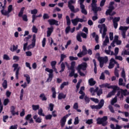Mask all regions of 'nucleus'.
Returning <instances> with one entry per match:
<instances>
[{
  "mask_svg": "<svg viewBox=\"0 0 129 129\" xmlns=\"http://www.w3.org/2000/svg\"><path fill=\"white\" fill-rule=\"evenodd\" d=\"M20 72V69H17L15 74V77L17 80L19 79V74Z\"/></svg>",
  "mask_w": 129,
  "mask_h": 129,
  "instance_id": "49530a36",
  "label": "nucleus"
},
{
  "mask_svg": "<svg viewBox=\"0 0 129 129\" xmlns=\"http://www.w3.org/2000/svg\"><path fill=\"white\" fill-rule=\"evenodd\" d=\"M90 99L91 100H92V101H93V102H95V103H98V102H99V100H98V99L97 98H91Z\"/></svg>",
  "mask_w": 129,
  "mask_h": 129,
  "instance_id": "3c124183",
  "label": "nucleus"
},
{
  "mask_svg": "<svg viewBox=\"0 0 129 129\" xmlns=\"http://www.w3.org/2000/svg\"><path fill=\"white\" fill-rule=\"evenodd\" d=\"M120 90L121 94L122 95H124V96H126V92H127V90H126V89L123 90V89H120V88H119V90Z\"/></svg>",
  "mask_w": 129,
  "mask_h": 129,
  "instance_id": "c85d7f7f",
  "label": "nucleus"
},
{
  "mask_svg": "<svg viewBox=\"0 0 129 129\" xmlns=\"http://www.w3.org/2000/svg\"><path fill=\"white\" fill-rule=\"evenodd\" d=\"M49 108L50 110V111H53L54 109V105L52 103H50L49 105Z\"/></svg>",
  "mask_w": 129,
  "mask_h": 129,
  "instance_id": "0e129e2a",
  "label": "nucleus"
},
{
  "mask_svg": "<svg viewBox=\"0 0 129 129\" xmlns=\"http://www.w3.org/2000/svg\"><path fill=\"white\" fill-rule=\"evenodd\" d=\"M45 70L46 72H48V73H49L48 74V77L46 80V82H51L52 81V80L54 78V74H53L54 71V72H55V73H58V72L57 71V69H56V67L52 68V69L47 68L45 69Z\"/></svg>",
  "mask_w": 129,
  "mask_h": 129,
  "instance_id": "f257e3e1",
  "label": "nucleus"
},
{
  "mask_svg": "<svg viewBox=\"0 0 129 129\" xmlns=\"http://www.w3.org/2000/svg\"><path fill=\"white\" fill-rule=\"evenodd\" d=\"M65 64L68 65V62L66 61L64 63L63 62H61V63L60 64L61 70L59 71V73H62V72H63V71L65 70V68H66Z\"/></svg>",
  "mask_w": 129,
  "mask_h": 129,
  "instance_id": "ddd939ff",
  "label": "nucleus"
},
{
  "mask_svg": "<svg viewBox=\"0 0 129 129\" xmlns=\"http://www.w3.org/2000/svg\"><path fill=\"white\" fill-rule=\"evenodd\" d=\"M117 102V97L115 96L111 101V104L113 105L114 103H116Z\"/></svg>",
  "mask_w": 129,
  "mask_h": 129,
  "instance_id": "ea45409f",
  "label": "nucleus"
},
{
  "mask_svg": "<svg viewBox=\"0 0 129 129\" xmlns=\"http://www.w3.org/2000/svg\"><path fill=\"white\" fill-rule=\"evenodd\" d=\"M66 20H67V25L68 26H70V25H71V20H70V17L68 15L66 17Z\"/></svg>",
  "mask_w": 129,
  "mask_h": 129,
  "instance_id": "c756f323",
  "label": "nucleus"
},
{
  "mask_svg": "<svg viewBox=\"0 0 129 129\" xmlns=\"http://www.w3.org/2000/svg\"><path fill=\"white\" fill-rule=\"evenodd\" d=\"M69 9L71 11V12H74V10L75 9L74 6L73 5H69L68 6Z\"/></svg>",
  "mask_w": 129,
  "mask_h": 129,
  "instance_id": "e2e57ef3",
  "label": "nucleus"
},
{
  "mask_svg": "<svg viewBox=\"0 0 129 129\" xmlns=\"http://www.w3.org/2000/svg\"><path fill=\"white\" fill-rule=\"evenodd\" d=\"M110 127L111 129H121L122 127L117 124H116V127L114 126V124L111 123L110 125Z\"/></svg>",
  "mask_w": 129,
  "mask_h": 129,
  "instance_id": "dca6fc26",
  "label": "nucleus"
},
{
  "mask_svg": "<svg viewBox=\"0 0 129 129\" xmlns=\"http://www.w3.org/2000/svg\"><path fill=\"white\" fill-rule=\"evenodd\" d=\"M80 9H81V13L83 14L85 16H86L88 14L87 10L85 9V6L83 5L80 6Z\"/></svg>",
  "mask_w": 129,
  "mask_h": 129,
  "instance_id": "f3484780",
  "label": "nucleus"
},
{
  "mask_svg": "<svg viewBox=\"0 0 129 129\" xmlns=\"http://www.w3.org/2000/svg\"><path fill=\"white\" fill-rule=\"evenodd\" d=\"M70 70H71V72L69 74V76H70V77H73L75 74V70L70 69Z\"/></svg>",
  "mask_w": 129,
  "mask_h": 129,
  "instance_id": "09e8293b",
  "label": "nucleus"
},
{
  "mask_svg": "<svg viewBox=\"0 0 129 129\" xmlns=\"http://www.w3.org/2000/svg\"><path fill=\"white\" fill-rule=\"evenodd\" d=\"M69 59H70V61H74V60H78V57H74L73 56H69Z\"/></svg>",
  "mask_w": 129,
  "mask_h": 129,
  "instance_id": "a18cd8bd",
  "label": "nucleus"
},
{
  "mask_svg": "<svg viewBox=\"0 0 129 129\" xmlns=\"http://www.w3.org/2000/svg\"><path fill=\"white\" fill-rule=\"evenodd\" d=\"M100 80H105V76L104 73H102L99 78Z\"/></svg>",
  "mask_w": 129,
  "mask_h": 129,
  "instance_id": "de8ad7c7",
  "label": "nucleus"
},
{
  "mask_svg": "<svg viewBox=\"0 0 129 129\" xmlns=\"http://www.w3.org/2000/svg\"><path fill=\"white\" fill-rule=\"evenodd\" d=\"M50 18V16H49V14L47 13H44L43 16V20H48V19Z\"/></svg>",
  "mask_w": 129,
  "mask_h": 129,
  "instance_id": "c03bdc74",
  "label": "nucleus"
},
{
  "mask_svg": "<svg viewBox=\"0 0 129 129\" xmlns=\"http://www.w3.org/2000/svg\"><path fill=\"white\" fill-rule=\"evenodd\" d=\"M19 47V46L18 45H17L16 46L15 45V44H14L13 45V49L12 48V47H11L10 50L11 51H12V52H15L16 51V50H18V47Z\"/></svg>",
  "mask_w": 129,
  "mask_h": 129,
  "instance_id": "58836bf2",
  "label": "nucleus"
},
{
  "mask_svg": "<svg viewBox=\"0 0 129 129\" xmlns=\"http://www.w3.org/2000/svg\"><path fill=\"white\" fill-rule=\"evenodd\" d=\"M82 51L77 54V56L79 58H82L83 56L87 55V48H86V46L83 45L82 46Z\"/></svg>",
  "mask_w": 129,
  "mask_h": 129,
  "instance_id": "39448f33",
  "label": "nucleus"
},
{
  "mask_svg": "<svg viewBox=\"0 0 129 129\" xmlns=\"http://www.w3.org/2000/svg\"><path fill=\"white\" fill-rule=\"evenodd\" d=\"M31 42V46L32 48L35 47V46H36V34H33Z\"/></svg>",
  "mask_w": 129,
  "mask_h": 129,
  "instance_id": "2eb2a0df",
  "label": "nucleus"
},
{
  "mask_svg": "<svg viewBox=\"0 0 129 129\" xmlns=\"http://www.w3.org/2000/svg\"><path fill=\"white\" fill-rule=\"evenodd\" d=\"M116 90H119V87H115L113 88V90L107 95V98H109V97L112 96V95H114L116 92Z\"/></svg>",
  "mask_w": 129,
  "mask_h": 129,
  "instance_id": "423d86ee",
  "label": "nucleus"
},
{
  "mask_svg": "<svg viewBox=\"0 0 129 129\" xmlns=\"http://www.w3.org/2000/svg\"><path fill=\"white\" fill-rule=\"evenodd\" d=\"M92 10L94 14H97V6L96 5L92 6Z\"/></svg>",
  "mask_w": 129,
  "mask_h": 129,
  "instance_id": "473e14b6",
  "label": "nucleus"
},
{
  "mask_svg": "<svg viewBox=\"0 0 129 129\" xmlns=\"http://www.w3.org/2000/svg\"><path fill=\"white\" fill-rule=\"evenodd\" d=\"M79 123V118L78 116H77L75 118L74 124L76 125V124H78Z\"/></svg>",
  "mask_w": 129,
  "mask_h": 129,
  "instance_id": "680f3d73",
  "label": "nucleus"
},
{
  "mask_svg": "<svg viewBox=\"0 0 129 129\" xmlns=\"http://www.w3.org/2000/svg\"><path fill=\"white\" fill-rule=\"evenodd\" d=\"M39 97L42 101H46V100H47V97H46V96L44 93L40 94Z\"/></svg>",
  "mask_w": 129,
  "mask_h": 129,
  "instance_id": "a878e982",
  "label": "nucleus"
},
{
  "mask_svg": "<svg viewBox=\"0 0 129 129\" xmlns=\"http://www.w3.org/2000/svg\"><path fill=\"white\" fill-rule=\"evenodd\" d=\"M127 29H128V27H123V26H120L119 28V30H120V31H122V38L123 39H125V32H126V31H127Z\"/></svg>",
  "mask_w": 129,
  "mask_h": 129,
  "instance_id": "0eeeda50",
  "label": "nucleus"
},
{
  "mask_svg": "<svg viewBox=\"0 0 129 129\" xmlns=\"http://www.w3.org/2000/svg\"><path fill=\"white\" fill-rule=\"evenodd\" d=\"M84 19H86V17L84 16H83V19L78 18V20L80 23H83V22H87V20H86V19L84 20Z\"/></svg>",
  "mask_w": 129,
  "mask_h": 129,
  "instance_id": "e433bc0d",
  "label": "nucleus"
},
{
  "mask_svg": "<svg viewBox=\"0 0 129 129\" xmlns=\"http://www.w3.org/2000/svg\"><path fill=\"white\" fill-rule=\"evenodd\" d=\"M107 116H104L102 118L98 117L96 119L97 123V124H102V126H105L107 125V123L108 122H107Z\"/></svg>",
  "mask_w": 129,
  "mask_h": 129,
  "instance_id": "20e7f679",
  "label": "nucleus"
},
{
  "mask_svg": "<svg viewBox=\"0 0 129 129\" xmlns=\"http://www.w3.org/2000/svg\"><path fill=\"white\" fill-rule=\"evenodd\" d=\"M93 62L94 63V73H95V74H97V68L96 67V66H97L96 60L95 59H93Z\"/></svg>",
  "mask_w": 129,
  "mask_h": 129,
  "instance_id": "5701e85b",
  "label": "nucleus"
},
{
  "mask_svg": "<svg viewBox=\"0 0 129 129\" xmlns=\"http://www.w3.org/2000/svg\"><path fill=\"white\" fill-rule=\"evenodd\" d=\"M84 99H85V102H86L87 103H89V102H90V99L87 96H85Z\"/></svg>",
  "mask_w": 129,
  "mask_h": 129,
  "instance_id": "bf43d9fd",
  "label": "nucleus"
},
{
  "mask_svg": "<svg viewBox=\"0 0 129 129\" xmlns=\"http://www.w3.org/2000/svg\"><path fill=\"white\" fill-rule=\"evenodd\" d=\"M78 18H75L74 19L72 20V23L74 26H77L79 23Z\"/></svg>",
  "mask_w": 129,
  "mask_h": 129,
  "instance_id": "393cba45",
  "label": "nucleus"
},
{
  "mask_svg": "<svg viewBox=\"0 0 129 129\" xmlns=\"http://www.w3.org/2000/svg\"><path fill=\"white\" fill-rule=\"evenodd\" d=\"M13 10L14 9H13V5H9L8 8V11H5V16H8V17H9V15L10 14V13H12Z\"/></svg>",
  "mask_w": 129,
  "mask_h": 129,
  "instance_id": "f8f14e48",
  "label": "nucleus"
},
{
  "mask_svg": "<svg viewBox=\"0 0 129 129\" xmlns=\"http://www.w3.org/2000/svg\"><path fill=\"white\" fill-rule=\"evenodd\" d=\"M120 20V17H115L113 19V23H117V22H119Z\"/></svg>",
  "mask_w": 129,
  "mask_h": 129,
  "instance_id": "6e6d98bb",
  "label": "nucleus"
},
{
  "mask_svg": "<svg viewBox=\"0 0 129 129\" xmlns=\"http://www.w3.org/2000/svg\"><path fill=\"white\" fill-rule=\"evenodd\" d=\"M69 115L68 114L66 115L63 116L60 120V126L61 127H64L65 125V123H66V121L67 120V117H68Z\"/></svg>",
  "mask_w": 129,
  "mask_h": 129,
  "instance_id": "1a4fd4ad",
  "label": "nucleus"
},
{
  "mask_svg": "<svg viewBox=\"0 0 129 129\" xmlns=\"http://www.w3.org/2000/svg\"><path fill=\"white\" fill-rule=\"evenodd\" d=\"M24 11H25V7H22L18 14V17H19V18H22L23 17V15H24Z\"/></svg>",
  "mask_w": 129,
  "mask_h": 129,
  "instance_id": "b1692460",
  "label": "nucleus"
},
{
  "mask_svg": "<svg viewBox=\"0 0 129 129\" xmlns=\"http://www.w3.org/2000/svg\"><path fill=\"white\" fill-rule=\"evenodd\" d=\"M98 28L100 29L99 32L100 34H102V38H105L106 35V32H107V27L105 24H99L98 25Z\"/></svg>",
  "mask_w": 129,
  "mask_h": 129,
  "instance_id": "7ed1b4c3",
  "label": "nucleus"
},
{
  "mask_svg": "<svg viewBox=\"0 0 129 129\" xmlns=\"http://www.w3.org/2000/svg\"><path fill=\"white\" fill-rule=\"evenodd\" d=\"M32 30L33 33H35V34H37V33H38V29L37 27H36V26L33 25Z\"/></svg>",
  "mask_w": 129,
  "mask_h": 129,
  "instance_id": "37998d69",
  "label": "nucleus"
},
{
  "mask_svg": "<svg viewBox=\"0 0 129 129\" xmlns=\"http://www.w3.org/2000/svg\"><path fill=\"white\" fill-rule=\"evenodd\" d=\"M9 102H10V100L9 99H5L3 103L5 106H7V105L9 104Z\"/></svg>",
  "mask_w": 129,
  "mask_h": 129,
  "instance_id": "052dcab7",
  "label": "nucleus"
},
{
  "mask_svg": "<svg viewBox=\"0 0 129 129\" xmlns=\"http://www.w3.org/2000/svg\"><path fill=\"white\" fill-rule=\"evenodd\" d=\"M15 109H16V108L15 107V106H12L11 107V112L12 115H15V113H14V112H15Z\"/></svg>",
  "mask_w": 129,
  "mask_h": 129,
  "instance_id": "864d4df0",
  "label": "nucleus"
},
{
  "mask_svg": "<svg viewBox=\"0 0 129 129\" xmlns=\"http://www.w3.org/2000/svg\"><path fill=\"white\" fill-rule=\"evenodd\" d=\"M22 19L24 22H28V16H27V15H23L22 16Z\"/></svg>",
  "mask_w": 129,
  "mask_h": 129,
  "instance_id": "8fccbe9b",
  "label": "nucleus"
},
{
  "mask_svg": "<svg viewBox=\"0 0 129 129\" xmlns=\"http://www.w3.org/2000/svg\"><path fill=\"white\" fill-rule=\"evenodd\" d=\"M76 64V62L73 61L71 62V67L70 68V69H73V70H75L74 68L75 67V65Z\"/></svg>",
  "mask_w": 129,
  "mask_h": 129,
  "instance_id": "79ce46f5",
  "label": "nucleus"
},
{
  "mask_svg": "<svg viewBox=\"0 0 129 129\" xmlns=\"http://www.w3.org/2000/svg\"><path fill=\"white\" fill-rule=\"evenodd\" d=\"M67 56H66V55H65L64 54H60V60L58 64H60V63H62V62H63V61H64V59H65V58H67Z\"/></svg>",
  "mask_w": 129,
  "mask_h": 129,
  "instance_id": "cd10ccee",
  "label": "nucleus"
},
{
  "mask_svg": "<svg viewBox=\"0 0 129 129\" xmlns=\"http://www.w3.org/2000/svg\"><path fill=\"white\" fill-rule=\"evenodd\" d=\"M32 108L33 110H38L40 108V105H32Z\"/></svg>",
  "mask_w": 129,
  "mask_h": 129,
  "instance_id": "7c9ffc66",
  "label": "nucleus"
},
{
  "mask_svg": "<svg viewBox=\"0 0 129 129\" xmlns=\"http://www.w3.org/2000/svg\"><path fill=\"white\" fill-rule=\"evenodd\" d=\"M30 118H32V114H27L25 117L26 120H29Z\"/></svg>",
  "mask_w": 129,
  "mask_h": 129,
  "instance_id": "774afa93",
  "label": "nucleus"
},
{
  "mask_svg": "<svg viewBox=\"0 0 129 129\" xmlns=\"http://www.w3.org/2000/svg\"><path fill=\"white\" fill-rule=\"evenodd\" d=\"M80 35H81V37H82L84 39H86V38H87V35L83 32L80 33Z\"/></svg>",
  "mask_w": 129,
  "mask_h": 129,
  "instance_id": "338daca9",
  "label": "nucleus"
},
{
  "mask_svg": "<svg viewBox=\"0 0 129 129\" xmlns=\"http://www.w3.org/2000/svg\"><path fill=\"white\" fill-rule=\"evenodd\" d=\"M105 84V88H108V89H113V88H114L115 87H118V86H110V84L108 83H106Z\"/></svg>",
  "mask_w": 129,
  "mask_h": 129,
  "instance_id": "aec40b11",
  "label": "nucleus"
},
{
  "mask_svg": "<svg viewBox=\"0 0 129 129\" xmlns=\"http://www.w3.org/2000/svg\"><path fill=\"white\" fill-rule=\"evenodd\" d=\"M88 82L90 86H94V85H95L96 83V82L94 81L93 78L90 79L88 81Z\"/></svg>",
  "mask_w": 129,
  "mask_h": 129,
  "instance_id": "6ab92c4d",
  "label": "nucleus"
},
{
  "mask_svg": "<svg viewBox=\"0 0 129 129\" xmlns=\"http://www.w3.org/2000/svg\"><path fill=\"white\" fill-rule=\"evenodd\" d=\"M24 76L26 78V80L28 84H30V82H31V78L30 77V75L28 74H24Z\"/></svg>",
  "mask_w": 129,
  "mask_h": 129,
  "instance_id": "412c9836",
  "label": "nucleus"
},
{
  "mask_svg": "<svg viewBox=\"0 0 129 129\" xmlns=\"http://www.w3.org/2000/svg\"><path fill=\"white\" fill-rule=\"evenodd\" d=\"M77 40L78 42H82V39L81 38V36L80 35V33H78L77 35Z\"/></svg>",
  "mask_w": 129,
  "mask_h": 129,
  "instance_id": "a19ab883",
  "label": "nucleus"
},
{
  "mask_svg": "<svg viewBox=\"0 0 129 129\" xmlns=\"http://www.w3.org/2000/svg\"><path fill=\"white\" fill-rule=\"evenodd\" d=\"M103 105H104V100L101 99L98 105L99 109H100L102 107H103Z\"/></svg>",
  "mask_w": 129,
  "mask_h": 129,
  "instance_id": "4be33fe9",
  "label": "nucleus"
},
{
  "mask_svg": "<svg viewBox=\"0 0 129 129\" xmlns=\"http://www.w3.org/2000/svg\"><path fill=\"white\" fill-rule=\"evenodd\" d=\"M122 82H123V79H122V78H120L119 79L118 85L120 86H125V84H123Z\"/></svg>",
  "mask_w": 129,
  "mask_h": 129,
  "instance_id": "72a5a7b5",
  "label": "nucleus"
},
{
  "mask_svg": "<svg viewBox=\"0 0 129 129\" xmlns=\"http://www.w3.org/2000/svg\"><path fill=\"white\" fill-rule=\"evenodd\" d=\"M2 86L4 89H7L8 88V81L5 80L2 83Z\"/></svg>",
  "mask_w": 129,
  "mask_h": 129,
  "instance_id": "bb28decb",
  "label": "nucleus"
},
{
  "mask_svg": "<svg viewBox=\"0 0 129 129\" xmlns=\"http://www.w3.org/2000/svg\"><path fill=\"white\" fill-rule=\"evenodd\" d=\"M114 5V2H111L109 4L108 9L106 11V16H114L116 13L115 12H113V10H114V7L113 6Z\"/></svg>",
  "mask_w": 129,
  "mask_h": 129,
  "instance_id": "f03ea898",
  "label": "nucleus"
},
{
  "mask_svg": "<svg viewBox=\"0 0 129 129\" xmlns=\"http://www.w3.org/2000/svg\"><path fill=\"white\" fill-rule=\"evenodd\" d=\"M66 98V94H64L63 93H60L58 96V99L61 100V99H65Z\"/></svg>",
  "mask_w": 129,
  "mask_h": 129,
  "instance_id": "a211bd4d",
  "label": "nucleus"
},
{
  "mask_svg": "<svg viewBox=\"0 0 129 129\" xmlns=\"http://www.w3.org/2000/svg\"><path fill=\"white\" fill-rule=\"evenodd\" d=\"M45 119H46V120H51L52 119V115L51 114H48V115H47L46 116H45Z\"/></svg>",
  "mask_w": 129,
  "mask_h": 129,
  "instance_id": "69168bd1",
  "label": "nucleus"
},
{
  "mask_svg": "<svg viewBox=\"0 0 129 129\" xmlns=\"http://www.w3.org/2000/svg\"><path fill=\"white\" fill-rule=\"evenodd\" d=\"M107 43H109V39L108 37H106L105 40L103 41V46H107Z\"/></svg>",
  "mask_w": 129,
  "mask_h": 129,
  "instance_id": "4c0bfd02",
  "label": "nucleus"
},
{
  "mask_svg": "<svg viewBox=\"0 0 129 129\" xmlns=\"http://www.w3.org/2000/svg\"><path fill=\"white\" fill-rule=\"evenodd\" d=\"M56 64H57V61H52L50 63V65L52 67V68H54L56 67Z\"/></svg>",
  "mask_w": 129,
  "mask_h": 129,
  "instance_id": "5fc2aeb1",
  "label": "nucleus"
},
{
  "mask_svg": "<svg viewBox=\"0 0 129 129\" xmlns=\"http://www.w3.org/2000/svg\"><path fill=\"white\" fill-rule=\"evenodd\" d=\"M121 76V77H122V78H123L124 80L125 81V72H124V70H122Z\"/></svg>",
  "mask_w": 129,
  "mask_h": 129,
  "instance_id": "603ef678",
  "label": "nucleus"
},
{
  "mask_svg": "<svg viewBox=\"0 0 129 129\" xmlns=\"http://www.w3.org/2000/svg\"><path fill=\"white\" fill-rule=\"evenodd\" d=\"M38 114L40 116H45V114L43 113V109L40 108L38 110Z\"/></svg>",
  "mask_w": 129,
  "mask_h": 129,
  "instance_id": "f704fd0d",
  "label": "nucleus"
},
{
  "mask_svg": "<svg viewBox=\"0 0 129 129\" xmlns=\"http://www.w3.org/2000/svg\"><path fill=\"white\" fill-rule=\"evenodd\" d=\"M48 23H49L50 26H59V24H58V21L55 20V19H49L47 21Z\"/></svg>",
  "mask_w": 129,
  "mask_h": 129,
  "instance_id": "9d476101",
  "label": "nucleus"
},
{
  "mask_svg": "<svg viewBox=\"0 0 129 129\" xmlns=\"http://www.w3.org/2000/svg\"><path fill=\"white\" fill-rule=\"evenodd\" d=\"M51 91L52 92V98H55L56 97V89H55V88L52 87L51 88Z\"/></svg>",
  "mask_w": 129,
  "mask_h": 129,
  "instance_id": "2f4dec72",
  "label": "nucleus"
},
{
  "mask_svg": "<svg viewBox=\"0 0 129 129\" xmlns=\"http://www.w3.org/2000/svg\"><path fill=\"white\" fill-rule=\"evenodd\" d=\"M3 59L4 60H11V58H10V56H9V55H8L7 54H4V55Z\"/></svg>",
  "mask_w": 129,
  "mask_h": 129,
  "instance_id": "4d7b16f0",
  "label": "nucleus"
},
{
  "mask_svg": "<svg viewBox=\"0 0 129 129\" xmlns=\"http://www.w3.org/2000/svg\"><path fill=\"white\" fill-rule=\"evenodd\" d=\"M42 46L43 48H45V46H46V38H43L42 41Z\"/></svg>",
  "mask_w": 129,
  "mask_h": 129,
  "instance_id": "13d9d810",
  "label": "nucleus"
},
{
  "mask_svg": "<svg viewBox=\"0 0 129 129\" xmlns=\"http://www.w3.org/2000/svg\"><path fill=\"white\" fill-rule=\"evenodd\" d=\"M5 10H6V5H4L3 7H2V9L1 11V13L3 16H6V11H5Z\"/></svg>",
  "mask_w": 129,
  "mask_h": 129,
  "instance_id": "c9c22d12",
  "label": "nucleus"
},
{
  "mask_svg": "<svg viewBox=\"0 0 129 129\" xmlns=\"http://www.w3.org/2000/svg\"><path fill=\"white\" fill-rule=\"evenodd\" d=\"M47 37H50L52 33H53V30H54V28L53 26H51L50 27L47 28Z\"/></svg>",
  "mask_w": 129,
  "mask_h": 129,
  "instance_id": "4468645a",
  "label": "nucleus"
},
{
  "mask_svg": "<svg viewBox=\"0 0 129 129\" xmlns=\"http://www.w3.org/2000/svg\"><path fill=\"white\" fill-rule=\"evenodd\" d=\"M86 68H87V63L86 62H83L81 64H79L78 67V70H83V71H85Z\"/></svg>",
  "mask_w": 129,
  "mask_h": 129,
  "instance_id": "6e6552de",
  "label": "nucleus"
},
{
  "mask_svg": "<svg viewBox=\"0 0 129 129\" xmlns=\"http://www.w3.org/2000/svg\"><path fill=\"white\" fill-rule=\"evenodd\" d=\"M98 60L99 62H101L102 63H107V61H108V57L107 56H98Z\"/></svg>",
  "mask_w": 129,
  "mask_h": 129,
  "instance_id": "9b49d317",
  "label": "nucleus"
}]
</instances>
